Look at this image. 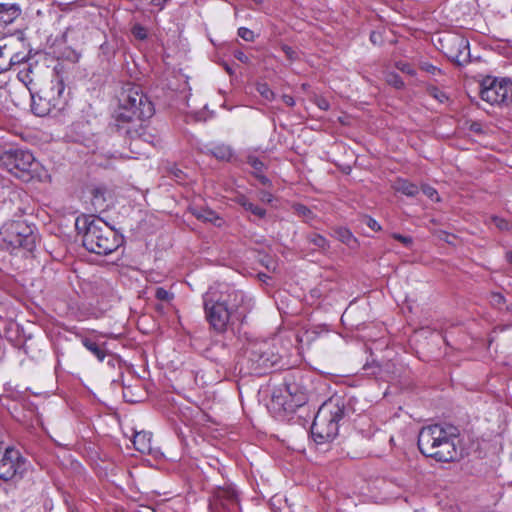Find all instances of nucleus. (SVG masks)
I'll return each mask as SVG.
<instances>
[{"mask_svg":"<svg viewBox=\"0 0 512 512\" xmlns=\"http://www.w3.org/2000/svg\"><path fill=\"white\" fill-rule=\"evenodd\" d=\"M257 180L265 187L270 188L272 186L271 180L265 175H257Z\"/></svg>","mask_w":512,"mask_h":512,"instance_id":"ea45409f","label":"nucleus"},{"mask_svg":"<svg viewBox=\"0 0 512 512\" xmlns=\"http://www.w3.org/2000/svg\"><path fill=\"white\" fill-rule=\"evenodd\" d=\"M9 64H10V65H13V64H16V63H15V62L13 61V59L11 58V59L9 60Z\"/></svg>","mask_w":512,"mask_h":512,"instance_id":"4d7b16f0","label":"nucleus"},{"mask_svg":"<svg viewBox=\"0 0 512 512\" xmlns=\"http://www.w3.org/2000/svg\"><path fill=\"white\" fill-rule=\"evenodd\" d=\"M242 57H243V54H242V53H240V55L238 56V59H239L240 61H243V58H242Z\"/></svg>","mask_w":512,"mask_h":512,"instance_id":"6e6d98bb","label":"nucleus"},{"mask_svg":"<svg viewBox=\"0 0 512 512\" xmlns=\"http://www.w3.org/2000/svg\"><path fill=\"white\" fill-rule=\"evenodd\" d=\"M4 40H5V36H1L0 37V61L4 60V54H5V50H6V44L3 43Z\"/></svg>","mask_w":512,"mask_h":512,"instance_id":"a19ab883","label":"nucleus"},{"mask_svg":"<svg viewBox=\"0 0 512 512\" xmlns=\"http://www.w3.org/2000/svg\"><path fill=\"white\" fill-rule=\"evenodd\" d=\"M283 52L285 53L289 61H300L299 53L290 46H283Z\"/></svg>","mask_w":512,"mask_h":512,"instance_id":"473e14b6","label":"nucleus"},{"mask_svg":"<svg viewBox=\"0 0 512 512\" xmlns=\"http://www.w3.org/2000/svg\"><path fill=\"white\" fill-rule=\"evenodd\" d=\"M461 55H462V52H460V55H450L449 58L454 62V64L460 65L466 61L465 58H462V59L460 58Z\"/></svg>","mask_w":512,"mask_h":512,"instance_id":"79ce46f5","label":"nucleus"},{"mask_svg":"<svg viewBox=\"0 0 512 512\" xmlns=\"http://www.w3.org/2000/svg\"><path fill=\"white\" fill-rule=\"evenodd\" d=\"M423 193L432 200H439L438 192L431 186L425 185L422 187Z\"/></svg>","mask_w":512,"mask_h":512,"instance_id":"f704fd0d","label":"nucleus"},{"mask_svg":"<svg viewBox=\"0 0 512 512\" xmlns=\"http://www.w3.org/2000/svg\"><path fill=\"white\" fill-rule=\"evenodd\" d=\"M32 74H33L32 66H27L26 69L18 72L17 77L25 86H27L29 89H31L30 86L34 84L33 83L34 79L32 77Z\"/></svg>","mask_w":512,"mask_h":512,"instance_id":"393cba45","label":"nucleus"},{"mask_svg":"<svg viewBox=\"0 0 512 512\" xmlns=\"http://www.w3.org/2000/svg\"><path fill=\"white\" fill-rule=\"evenodd\" d=\"M282 100L288 106H294L295 105V100L290 95H283Z\"/></svg>","mask_w":512,"mask_h":512,"instance_id":"a18cd8bd","label":"nucleus"},{"mask_svg":"<svg viewBox=\"0 0 512 512\" xmlns=\"http://www.w3.org/2000/svg\"><path fill=\"white\" fill-rule=\"evenodd\" d=\"M191 213L203 222H209L220 227L223 225V219L214 210L207 207H194L190 209Z\"/></svg>","mask_w":512,"mask_h":512,"instance_id":"4468645a","label":"nucleus"},{"mask_svg":"<svg viewBox=\"0 0 512 512\" xmlns=\"http://www.w3.org/2000/svg\"><path fill=\"white\" fill-rule=\"evenodd\" d=\"M1 165L11 174L28 181L37 171L38 162L29 150L10 149L0 156Z\"/></svg>","mask_w":512,"mask_h":512,"instance_id":"6e6552de","label":"nucleus"},{"mask_svg":"<svg viewBox=\"0 0 512 512\" xmlns=\"http://www.w3.org/2000/svg\"><path fill=\"white\" fill-rule=\"evenodd\" d=\"M260 200L262 202L271 203L273 201V195L269 191L262 190L260 191Z\"/></svg>","mask_w":512,"mask_h":512,"instance_id":"58836bf2","label":"nucleus"},{"mask_svg":"<svg viewBox=\"0 0 512 512\" xmlns=\"http://www.w3.org/2000/svg\"><path fill=\"white\" fill-rule=\"evenodd\" d=\"M151 434L145 431L136 432L133 437L134 448L142 454H149L152 450Z\"/></svg>","mask_w":512,"mask_h":512,"instance_id":"dca6fc26","label":"nucleus"},{"mask_svg":"<svg viewBox=\"0 0 512 512\" xmlns=\"http://www.w3.org/2000/svg\"><path fill=\"white\" fill-rule=\"evenodd\" d=\"M133 36L138 40H145L148 36L147 29L140 24H135L131 30Z\"/></svg>","mask_w":512,"mask_h":512,"instance_id":"7c9ffc66","label":"nucleus"},{"mask_svg":"<svg viewBox=\"0 0 512 512\" xmlns=\"http://www.w3.org/2000/svg\"><path fill=\"white\" fill-rule=\"evenodd\" d=\"M205 317L211 329L223 334L235 321L243 322L252 309L251 299L240 290H229L219 293L210 288L203 295Z\"/></svg>","mask_w":512,"mask_h":512,"instance_id":"f257e3e1","label":"nucleus"},{"mask_svg":"<svg viewBox=\"0 0 512 512\" xmlns=\"http://www.w3.org/2000/svg\"><path fill=\"white\" fill-rule=\"evenodd\" d=\"M393 187L395 191L400 192L409 197H414L419 193L418 186L405 179H398Z\"/></svg>","mask_w":512,"mask_h":512,"instance_id":"6ab92c4d","label":"nucleus"},{"mask_svg":"<svg viewBox=\"0 0 512 512\" xmlns=\"http://www.w3.org/2000/svg\"><path fill=\"white\" fill-rule=\"evenodd\" d=\"M105 193L106 189L104 187H95L92 190V203L94 206L99 207L101 209L105 206Z\"/></svg>","mask_w":512,"mask_h":512,"instance_id":"5701e85b","label":"nucleus"},{"mask_svg":"<svg viewBox=\"0 0 512 512\" xmlns=\"http://www.w3.org/2000/svg\"><path fill=\"white\" fill-rule=\"evenodd\" d=\"M37 242V229L26 220H8L0 227V247L10 253H32Z\"/></svg>","mask_w":512,"mask_h":512,"instance_id":"423d86ee","label":"nucleus"},{"mask_svg":"<svg viewBox=\"0 0 512 512\" xmlns=\"http://www.w3.org/2000/svg\"><path fill=\"white\" fill-rule=\"evenodd\" d=\"M370 40L373 44H379L381 42V35L377 32H372L370 35Z\"/></svg>","mask_w":512,"mask_h":512,"instance_id":"c03bdc74","label":"nucleus"},{"mask_svg":"<svg viewBox=\"0 0 512 512\" xmlns=\"http://www.w3.org/2000/svg\"><path fill=\"white\" fill-rule=\"evenodd\" d=\"M425 68V71L429 72V73H434V71L436 70V66H432V65H429V66H423Z\"/></svg>","mask_w":512,"mask_h":512,"instance_id":"09e8293b","label":"nucleus"},{"mask_svg":"<svg viewBox=\"0 0 512 512\" xmlns=\"http://www.w3.org/2000/svg\"><path fill=\"white\" fill-rule=\"evenodd\" d=\"M365 224L370 228L372 229L373 231H380L381 230V226L380 224L372 217L370 216H367L365 218Z\"/></svg>","mask_w":512,"mask_h":512,"instance_id":"e433bc0d","label":"nucleus"},{"mask_svg":"<svg viewBox=\"0 0 512 512\" xmlns=\"http://www.w3.org/2000/svg\"><path fill=\"white\" fill-rule=\"evenodd\" d=\"M253 2H255L256 4H261L262 3V0H252Z\"/></svg>","mask_w":512,"mask_h":512,"instance_id":"5fc2aeb1","label":"nucleus"},{"mask_svg":"<svg viewBox=\"0 0 512 512\" xmlns=\"http://www.w3.org/2000/svg\"><path fill=\"white\" fill-rule=\"evenodd\" d=\"M237 34L246 42H254L258 36L254 31L246 27H240Z\"/></svg>","mask_w":512,"mask_h":512,"instance_id":"cd10ccee","label":"nucleus"},{"mask_svg":"<svg viewBox=\"0 0 512 512\" xmlns=\"http://www.w3.org/2000/svg\"><path fill=\"white\" fill-rule=\"evenodd\" d=\"M393 239L401 242L405 247H410L413 243V239L410 236H404L399 233L392 234Z\"/></svg>","mask_w":512,"mask_h":512,"instance_id":"72a5a7b5","label":"nucleus"},{"mask_svg":"<svg viewBox=\"0 0 512 512\" xmlns=\"http://www.w3.org/2000/svg\"><path fill=\"white\" fill-rule=\"evenodd\" d=\"M212 155L223 161H229L233 156V151L230 146L225 144H219L211 149Z\"/></svg>","mask_w":512,"mask_h":512,"instance_id":"4be33fe9","label":"nucleus"},{"mask_svg":"<svg viewBox=\"0 0 512 512\" xmlns=\"http://www.w3.org/2000/svg\"><path fill=\"white\" fill-rule=\"evenodd\" d=\"M126 133L129 135V137L132 140L130 145H132L133 143L135 145H137L140 141H142V134L138 133V130H135V131L127 130Z\"/></svg>","mask_w":512,"mask_h":512,"instance_id":"4c0bfd02","label":"nucleus"},{"mask_svg":"<svg viewBox=\"0 0 512 512\" xmlns=\"http://www.w3.org/2000/svg\"><path fill=\"white\" fill-rule=\"evenodd\" d=\"M29 467L27 459L13 447L6 448L0 455V479L4 481L22 479Z\"/></svg>","mask_w":512,"mask_h":512,"instance_id":"9d476101","label":"nucleus"},{"mask_svg":"<svg viewBox=\"0 0 512 512\" xmlns=\"http://www.w3.org/2000/svg\"><path fill=\"white\" fill-rule=\"evenodd\" d=\"M256 90L266 100L271 101L274 99V92L269 88L268 84L258 83L256 86Z\"/></svg>","mask_w":512,"mask_h":512,"instance_id":"c85d7f7f","label":"nucleus"},{"mask_svg":"<svg viewBox=\"0 0 512 512\" xmlns=\"http://www.w3.org/2000/svg\"><path fill=\"white\" fill-rule=\"evenodd\" d=\"M318 106H319V108H321L323 110H328L329 109V104H328V102L326 100L319 101Z\"/></svg>","mask_w":512,"mask_h":512,"instance_id":"de8ad7c7","label":"nucleus"},{"mask_svg":"<svg viewBox=\"0 0 512 512\" xmlns=\"http://www.w3.org/2000/svg\"><path fill=\"white\" fill-rule=\"evenodd\" d=\"M63 68H54V78L51 80V87L42 90L37 96L32 95V112L39 116L44 117L49 115L52 111H60L65 105L63 93L65 90V83L63 79Z\"/></svg>","mask_w":512,"mask_h":512,"instance_id":"0eeeda50","label":"nucleus"},{"mask_svg":"<svg viewBox=\"0 0 512 512\" xmlns=\"http://www.w3.org/2000/svg\"><path fill=\"white\" fill-rule=\"evenodd\" d=\"M346 414L344 400L332 397L324 402L314 417L311 435L317 444L333 440L338 435L339 422Z\"/></svg>","mask_w":512,"mask_h":512,"instance_id":"39448f33","label":"nucleus"},{"mask_svg":"<svg viewBox=\"0 0 512 512\" xmlns=\"http://www.w3.org/2000/svg\"><path fill=\"white\" fill-rule=\"evenodd\" d=\"M508 260L512 263V252L507 254Z\"/></svg>","mask_w":512,"mask_h":512,"instance_id":"864d4df0","label":"nucleus"},{"mask_svg":"<svg viewBox=\"0 0 512 512\" xmlns=\"http://www.w3.org/2000/svg\"><path fill=\"white\" fill-rule=\"evenodd\" d=\"M292 208L298 216H301L308 220L314 218L313 212L306 205L296 203L292 206Z\"/></svg>","mask_w":512,"mask_h":512,"instance_id":"a878e982","label":"nucleus"},{"mask_svg":"<svg viewBox=\"0 0 512 512\" xmlns=\"http://www.w3.org/2000/svg\"><path fill=\"white\" fill-rule=\"evenodd\" d=\"M492 221L500 230H507V229H509V222L506 221L503 218L493 217Z\"/></svg>","mask_w":512,"mask_h":512,"instance_id":"c9c22d12","label":"nucleus"},{"mask_svg":"<svg viewBox=\"0 0 512 512\" xmlns=\"http://www.w3.org/2000/svg\"><path fill=\"white\" fill-rule=\"evenodd\" d=\"M385 79L389 85L393 86L396 89H401L404 86L401 77L397 73L387 72L385 75Z\"/></svg>","mask_w":512,"mask_h":512,"instance_id":"bb28decb","label":"nucleus"},{"mask_svg":"<svg viewBox=\"0 0 512 512\" xmlns=\"http://www.w3.org/2000/svg\"><path fill=\"white\" fill-rule=\"evenodd\" d=\"M155 107L139 85L123 83L118 93L115 119L118 123H131L151 118Z\"/></svg>","mask_w":512,"mask_h":512,"instance_id":"20e7f679","label":"nucleus"},{"mask_svg":"<svg viewBox=\"0 0 512 512\" xmlns=\"http://www.w3.org/2000/svg\"><path fill=\"white\" fill-rule=\"evenodd\" d=\"M188 79V75L179 69L177 72L173 71V80H170L167 86L171 90L184 93L191 90Z\"/></svg>","mask_w":512,"mask_h":512,"instance_id":"2eb2a0df","label":"nucleus"},{"mask_svg":"<svg viewBox=\"0 0 512 512\" xmlns=\"http://www.w3.org/2000/svg\"><path fill=\"white\" fill-rule=\"evenodd\" d=\"M237 203L241 205L246 211L251 212L259 218H264L266 216V210L264 208L252 203L244 195H241L237 198Z\"/></svg>","mask_w":512,"mask_h":512,"instance_id":"aec40b11","label":"nucleus"},{"mask_svg":"<svg viewBox=\"0 0 512 512\" xmlns=\"http://www.w3.org/2000/svg\"><path fill=\"white\" fill-rule=\"evenodd\" d=\"M247 163L255 171H258V172H262L264 170V168H265L264 163L259 158L255 157V156H248Z\"/></svg>","mask_w":512,"mask_h":512,"instance_id":"2f4dec72","label":"nucleus"},{"mask_svg":"<svg viewBox=\"0 0 512 512\" xmlns=\"http://www.w3.org/2000/svg\"><path fill=\"white\" fill-rule=\"evenodd\" d=\"M459 430L453 425L434 424L423 427L418 435V448L426 456L437 462H453L459 452L456 441Z\"/></svg>","mask_w":512,"mask_h":512,"instance_id":"f03ea898","label":"nucleus"},{"mask_svg":"<svg viewBox=\"0 0 512 512\" xmlns=\"http://www.w3.org/2000/svg\"><path fill=\"white\" fill-rule=\"evenodd\" d=\"M155 297L160 301L170 302L173 300L174 295L163 287H157L155 290Z\"/></svg>","mask_w":512,"mask_h":512,"instance_id":"c756f323","label":"nucleus"},{"mask_svg":"<svg viewBox=\"0 0 512 512\" xmlns=\"http://www.w3.org/2000/svg\"><path fill=\"white\" fill-rule=\"evenodd\" d=\"M249 369L256 374H264L279 362L278 354L274 353L268 342L251 344L246 351Z\"/></svg>","mask_w":512,"mask_h":512,"instance_id":"9b49d317","label":"nucleus"},{"mask_svg":"<svg viewBox=\"0 0 512 512\" xmlns=\"http://www.w3.org/2000/svg\"><path fill=\"white\" fill-rule=\"evenodd\" d=\"M76 229L83 233V246L91 253L108 255L122 243V238L103 219L83 215L76 219Z\"/></svg>","mask_w":512,"mask_h":512,"instance_id":"7ed1b4c3","label":"nucleus"},{"mask_svg":"<svg viewBox=\"0 0 512 512\" xmlns=\"http://www.w3.org/2000/svg\"><path fill=\"white\" fill-rule=\"evenodd\" d=\"M401 71H402L403 73H406V74H409V75H414V74H416V71H415V69H414V67H413V66H402Z\"/></svg>","mask_w":512,"mask_h":512,"instance_id":"49530a36","label":"nucleus"},{"mask_svg":"<svg viewBox=\"0 0 512 512\" xmlns=\"http://www.w3.org/2000/svg\"><path fill=\"white\" fill-rule=\"evenodd\" d=\"M480 98L493 106L504 107L512 102V81L487 76L480 82Z\"/></svg>","mask_w":512,"mask_h":512,"instance_id":"1a4fd4ad","label":"nucleus"},{"mask_svg":"<svg viewBox=\"0 0 512 512\" xmlns=\"http://www.w3.org/2000/svg\"><path fill=\"white\" fill-rule=\"evenodd\" d=\"M307 240L309 243L313 244L314 246L326 250L329 246V241L322 235L318 233H311L307 236Z\"/></svg>","mask_w":512,"mask_h":512,"instance_id":"b1692460","label":"nucleus"},{"mask_svg":"<svg viewBox=\"0 0 512 512\" xmlns=\"http://www.w3.org/2000/svg\"><path fill=\"white\" fill-rule=\"evenodd\" d=\"M225 69H226V71H227V73H228V74H230V75H231V74L233 73L232 66L227 65V66H225Z\"/></svg>","mask_w":512,"mask_h":512,"instance_id":"3c124183","label":"nucleus"},{"mask_svg":"<svg viewBox=\"0 0 512 512\" xmlns=\"http://www.w3.org/2000/svg\"><path fill=\"white\" fill-rule=\"evenodd\" d=\"M492 298L497 304H504L505 302L504 296L500 293H493Z\"/></svg>","mask_w":512,"mask_h":512,"instance_id":"37998d69","label":"nucleus"},{"mask_svg":"<svg viewBox=\"0 0 512 512\" xmlns=\"http://www.w3.org/2000/svg\"><path fill=\"white\" fill-rule=\"evenodd\" d=\"M257 175H264L263 174V171L262 172H258V171H255L254 170V176L257 178Z\"/></svg>","mask_w":512,"mask_h":512,"instance_id":"603ef678","label":"nucleus"},{"mask_svg":"<svg viewBox=\"0 0 512 512\" xmlns=\"http://www.w3.org/2000/svg\"><path fill=\"white\" fill-rule=\"evenodd\" d=\"M21 15V8L16 3H0V26L13 23Z\"/></svg>","mask_w":512,"mask_h":512,"instance_id":"ddd939ff","label":"nucleus"},{"mask_svg":"<svg viewBox=\"0 0 512 512\" xmlns=\"http://www.w3.org/2000/svg\"><path fill=\"white\" fill-rule=\"evenodd\" d=\"M81 343L83 346L90 351L100 362H102L106 357V350L103 344L98 343L97 341L88 338L82 337Z\"/></svg>","mask_w":512,"mask_h":512,"instance_id":"a211bd4d","label":"nucleus"},{"mask_svg":"<svg viewBox=\"0 0 512 512\" xmlns=\"http://www.w3.org/2000/svg\"><path fill=\"white\" fill-rule=\"evenodd\" d=\"M144 74L145 73L142 70H140L139 66H126V69L122 77L127 76L129 79L127 81L121 80L120 82L122 84L132 83L134 85H137L136 82L141 81Z\"/></svg>","mask_w":512,"mask_h":512,"instance_id":"412c9836","label":"nucleus"},{"mask_svg":"<svg viewBox=\"0 0 512 512\" xmlns=\"http://www.w3.org/2000/svg\"><path fill=\"white\" fill-rule=\"evenodd\" d=\"M331 235L352 249L358 246L357 238L348 228L335 227L333 228Z\"/></svg>","mask_w":512,"mask_h":512,"instance_id":"f3484780","label":"nucleus"},{"mask_svg":"<svg viewBox=\"0 0 512 512\" xmlns=\"http://www.w3.org/2000/svg\"><path fill=\"white\" fill-rule=\"evenodd\" d=\"M11 66H0V74L8 71Z\"/></svg>","mask_w":512,"mask_h":512,"instance_id":"8fccbe9b","label":"nucleus"},{"mask_svg":"<svg viewBox=\"0 0 512 512\" xmlns=\"http://www.w3.org/2000/svg\"><path fill=\"white\" fill-rule=\"evenodd\" d=\"M209 507L212 512H239L240 504L237 492L230 486L217 488L210 500Z\"/></svg>","mask_w":512,"mask_h":512,"instance_id":"f8f14e48","label":"nucleus"}]
</instances>
